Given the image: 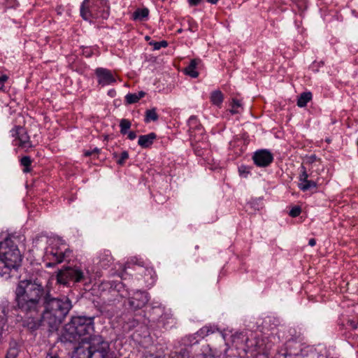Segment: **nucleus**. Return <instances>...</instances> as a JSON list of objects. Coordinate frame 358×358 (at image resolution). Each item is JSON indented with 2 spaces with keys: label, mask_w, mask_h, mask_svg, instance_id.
Returning a JSON list of instances; mask_svg holds the SVG:
<instances>
[{
  "label": "nucleus",
  "mask_w": 358,
  "mask_h": 358,
  "mask_svg": "<svg viewBox=\"0 0 358 358\" xmlns=\"http://www.w3.org/2000/svg\"><path fill=\"white\" fill-rule=\"evenodd\" d=\"M148 300L147 292L138 290L129 299V305L134 310L140 309L145 306Z\"/></svg>",
  "instance_id": "4468645a"
},
{
  "label": "nucleus",
  "mask_w": 358,
  "mask_h": 358,
  "mask_svg": "<svg viewBox=\"0 0 358 358\" xmlns=\"http://www.w3.org/2000/svg\"><path fill=\"white\" fill-rule=\"evenodd\" d=\"M8 78L6 75L0 76V90H3L5 83L7 81Z\"/></svg>",
  "instance_id": "72a5a7b5"
},
{
  "label": "nucleus",
  "mask_w": 358,
  "mask_h": 358,
  "mask_svg": "<svg viewBox=\"0 0 358 358\" xmlns=\"http://www.w3.org/2000/svg\"><path fill=\"white\" fill-rule=\"evenodd\" d=\"M145 94V93L143 91L134 94H128L125 96V100L129 104L135 103L144 97Z\"/></svg>",
  "instance_id": "412c9836"
},
{
  "label": "nucleus",
  "mask_w": 358,
  "mask_h": 358,
  "mask_svg": "<svg viewBox=\"0 0 358 358\" xmlns=\"http://www.w3.org/2000/svg\"><path fill=\"white\" fill-rule=\"evenodd\" d=\"M301 212V209L299 206L293 207L289 211V215L292 217H298Z\"/></svg>",
  "instance_id": "473e14b6"
},
{
  "label": "nucleus",
  "mask_w": 358,
  "mask_h": 358,
  "mask_svg": "<svg viewBox=\"0 0 358 358\" xmlns=\"http://www.w3.org/2000/svg\"><path fill=\"white\" fill-rule=\"evenodd\" d=\"M110 6L107 0H85L80 8V15L85 20L107 19Z\"/></svg>",
  "instance_id": "0eeeda50"
},
{
  "label": "nucleus",
  "mask_w": 358,
  "mask_h": 358,
  "mask_svg": "<svg viewBox=\"0 0 358 358\" xmlns=\"http://www.w3.org/2000/svg\"><path fill=\"white\" fill-rule=\"evenodd\" d=\"M252 159L257 166L266 167L272 163L273 156L266 150H260L255 152Z\"/></svg>",
  "instance_id": "ddd939ff"
},
{
  "label": "nucleus",
  "mask_w": 358,
  "mask_h": 358,
  "mask_svg": "<svg viewBox=\"0 0 358 358\" xmlns=\"http://www.w3.org/2000/svg\"><path fill=\"white\" fill-rule=\"evenodd\" d=\"M19 352L16 343L10 344V347L7 351L6 358H16Z\"/></svg>",
  "instance_id": "bb28decb"
},
{
  "label": "nucleus",
  "mask_w": 358,
  "mask_h": 358,
  "mask_svg": "<svg viewBox=\"0 0 358 358\" xmlns=\"http://www.w3.org/2000/svg\"><path fill=\"white\" fill-rule=\"evenodd\" d=\"M133 264L138 266V273L143 276L147 287L152 286L156 282L157 275L152 267L148 266L146 264L138 259H131L129 264Z\"/></svg>",
  "instance_id": "1a4fd4ad"
},
{
  "label": "nucleus",
  "mask_w": 358,
  "mask_h": 358,
  "mask_svg": "<svg viewBox=\"0 0 358 358\" xmlns=\"http://www.w3.org/2000/svg\"><path fill=\"white\" fill-rule=\"evenodd\" d=\"M248 341V337L243 333H236L231 336L232 345L237 350H243L245 352L248 351V345L247 342Z\"/></svg>",
  "instance_id": "2eb2a0df"
},
{
  "label": "nucleus",
  "mask_w": 358,
  "mask_h": 358,
  "mask_svg": "<svg viewBox=\"0 0 358 358\" xmlns=\"http://www.w3.org/2000/svg\"><path fill=\"white\" fill-rule=\"evenodd\" d=\"M190 342L193 343H197V341L191 340Z\"/></svg>",
  "instance_id": "37998d69"
},
{
  "label": "nucleus",
  "mask_w": 358,
  "mask_h": 358,
  "mask_svg": "<svg viewBox=\"0 0 358 358\" xmlns=\"http://www.w3.org/2000/svg\"><path fill=\"white\" fill-rule=\"evenodd\" d=\"M22 259L18 247L11 238L0 243V276L10 277L12 270H17L20 266Z\"/></svg>",
  "instance_id": "20e7f679"
},
{
  "label": "nucleus",
  "mask_w": 358,
  "mask_h": 358,
  "mask_svg": "<svg viewBox=\"0 0 358 358\" xmlns=\"http://www.w3.org/2000/svg\"><path fill=\"white\" fill-rule=\"evenodd\" d=\"M131 122L127 119H122L120 122V132L122 134H126L128 133V129L131 127Z\"/></svg>",
  "instance_id": "c85d7f7f"
},
{
  "label": "nucleus",
  "mask_w": 358,
  "mask_h": 358,
  "mask_svg": "<svg viewBox=\"0 0 358 358\" xmlns=\"http://www.w3.org/2000/svg\"><path fill=\"white\" fill-rule=\"evenodd\" d=\"M145 358H157L156 357H155L153 355H146Z\"/></svg>",
  "instance_id": "79ce46f5"
},
{
  "label": "nucleus",
  "mask_w": 358,
  "mask_h": 358,
  "mask_svg": "<svg viewBox=\"0 0 358 358\" xmlns=\"http://www.w3.org/2000/svg\"><path fill=\"white\" fill-rule=\"evenodd\" d=\"M188 125L189 129H201V125L199 123L198 119L195 116H192L188 120Z\"/></svg>",
  "instance_id": "c756f323"
},
{
  "label": "nucleus",
  "mask_w": 358,
  "mask_h": 358,
  "mask_svg": "<svg viewBox=\"0 0 358 358\" xmlns=\"http://www.w3.org/2000/svg\"><path fill=\"white\" fill-rule=\"evenodd\" d=\"M201 62V61L199 59H192L189 65L184 69L185 73L191 78H197L199 76V72L196 69Z\"/></svg>",
  "instance_id": "dca6fc26"
},
{
  "label": "nucleus",
  "mask_w": 358,
  "mask_h": 358,
  "mask_svg": "<svg viewBox=\"0 0 358 358\" xmlns=\"http://www.w3.org/2000/svg\"><path fill=\"white\" fill-rule=\"evenodd\" d=\"M71 307V301L66 296L62 298L47 296L45 310L42 314H40L41 326H47L51 331L57 330Z\"/></svg>",
  "instance_id": "f03ea898"
},
{
  "label": "nucleus",
  "mask_w": 358,
  "mask_h": 358,
  "mask_svg": "<svg viewBox=\"0 0 358 358\" xmlns=\"http://www.w3.org/2000/svg\"><path fill=\"white\" fill-rule=\"evenodd\" d=\"M219 0H206L207 2L211 4H216Z\"/></svg>",
  "instance_id": "ea45409f"
},
{
  "label": "nucleus",
  "mask_w": 358,
  "mask_h": 358,
  "mask_svg": "<svg viewBox=\"0 0 358 358\" xmlns=\"http://www.w3.org/2000/svg\"><path fill=\"white\" fill-rule=\"evenodd\" d=\"M348 325L352 329H358V321L353 320H348Z\"/></svg>",
  "instance_id": "f704fd0d"
},
{
  "label": "nucleus",
  "mask_w": 358,
  "mask_h": 358,
  "mask_svg": "<svg viewBox=\"0 0 358 358\" xmlns=\"http://www.w3.org/2000/svg\"><path fill=\"white\" fill-rule=\"evenodd\" d=\"M312 99V94L310 92H303L300 94L297 100L299 107H304Z\"/></svg>",
  "instance_id": "4be33fe9"
},
{
  "label": "nucleus",
  "mask_w": 358,
  "mask_h": 358,
  "mask_svg": "<svg viewBox=\"0 0 358 358\" xmlns=\"http://www.w3.org/2000/svg\"><path fill=\"white\" fill-rule=\"evenodd\" d=\"M98 152V150L97 149H95L93 152ZM92 154V152H90V151H87L85 153V156H90Z\"/></svg>",
  "instance_id": "58836bf2"
},
{
  "label": "nucleus",
  "mask_w": 358,
  "mask_h": 358,
  "mask_svg": "<svg viewBox=\"0 0 358 358\" xmlns=\"http://www.w3.org/2000/svg\"><path fill=\"white\" fill-rule=\"evenodd\" d=\"M149 14V10L146 8L137 9L134 13V18L135 20H144L146 19Z\"/></svg>",
  "instance_id": "393cba45"
},
{
  "label": "nucleus",
  "mask_w": 358,
  "mask_h": 358,
  "mask_svg": "<svg viewBox=\"0 0 358 358\" xmlns=\"http://www.w3.org/2000/svg\"><path fill=\"white\" fill-rule=\"evenodd\" d=\"M152 45L155 50H159L162 48H166L168 45V43L166 41H162L159 42L150 43Z\"/></svg>",
  "instance_id": "7c9ffc66"
},
{
  "label": "nucleus",
  "mask_w": 358,
  "mask_h": 358,
  "mask_svg": "<svg viewBox=\"0 0 358 358\" xmlns=\"http://www.w3.org/2000/svg\"><path fill=\"white\" fill-rule=\"evenodd\" d=\"M309 245L310 246H315L316 244V241L314 238H310L308 242Z\"/></svg>",
  "instance_id": "4c0bfd02"
},
{
  "label": "nucleus",
  "mask_w": 358,
  "mask_h": 358,
  "mask_svg": "<svg viewBox=\"0 0 358 358\" xmlns=\"http://www.w3.org/2000/svg\"><path fill=\"white\" fill-rule=\"evenodd\" d=\"M215 332H218L219 335L224 339V335L214 326H204L196 333V335L201 338H204Z\"/></svg>",
  "instance_id": "f3484780"
},
{
  "label": "nucleus",
  "mask_w": 358,
  "mask_h": 358,
  "mask_svg": "<svg viewBox=\"0 0 358 358\" xmlns=\"http://www.w3.org/2000/svg\"><path fill=\"white\" fill-rule=\"evenodd\" d=\"M12 136L15 138L16 145L25 151H28L33 147L30 141V137L27 134L24 128L22 127H16L12 130Z\"/></svg>",
  "instance_id": "9b49d317"
},
{
  "label": "nucleus",
  "mask_w": 358,
  "mask_h": 358,
  "mask_svg": "<svg viewBox=\"0 0 358 358\" xmlns=\"http://www.w3.org/2000/svg\"><path fill=\"white\" fill-rule=\"evenodd\" d=\"M94 331V317L76 316L73 317L71 320L66 324L61 334V340L64 342H77L86 338L90 340Z\"/></svg>",
  "instance_id": "7ed1b4c3"
},
{
  "label": "nucleus",
  "mask_w": 358,
  "mask_h": 358,
  "mask_svg": "<svg viewBox=\"0 0 358 358\" xmlns=\"http://www.w3.org/2000/svg\"><path fill=\"white\" fill-rule=\"evenodd\" d=\"M224 100V96L221 91L215 90L210 94V101L213 104L220 107Z\"/></svg>",
  "instance_id": "aec40b11"
},
{
  "label": "nucleus",
  "mask_w": 358,
  "mask_h": 358,
  "mask_svg": "<svg viewBox=\"0 0 358 358\" xmlns=\"http://www.w3.org/2000/svg\"><path fill=\"white\" fill-rule=\"evenodd\" d=\"M83 340L76 348L72 358H110V344L101 336H93L88 341Z\"/></svg>",
  "instance_id": "39448f33"
},
{
  "label": "nucleus",
  "mask_w": 358,
  "mask_h": 358,
  "mask_svg": "<svg viewBox=\"0 0 358 358\" xmlns=\"http://www.w3.org/2000/svg\"><path fill=\"white\" fill-rule=\"evenodd\" d=\"M201 1V0H188L189 4L192 6H197Z\"/></svg>",
  "instance_id": "e433bc0d"
},
{
  "label": "nucleus",
  "mask_w": 358,
  "mask_h": 358,
  "mask_svg": "<svg viewBox=\"0 0 358 358\" xmlns=\"http://www.w3.org/2000/svg\"><path fill=\"white\" fill-rule=\"evenodd\" d=\"M159 118V116L157 113V110L155 108H153L150 110H147L145 111V122L148 123L151 121H157Z\"/></svg>",
  "instance_id": "b1692460"
},
{
  "label": "nucleus",
  "mask_w": 358,
  "mask_h": 358,
  "mask_svg": "<svg viewBox=\"0 0 358 358\" xmlns=\"http://www.w3.org/2000/svg\"><path fill=\"white\" fill-rule=\"evenodd\" d=\"M313 173H308L306 167L304 166H301L298 177V187L303 192H306L310 189L316 188L318 181L317 180H313Z\"/></svg>",
  "instance_id": "9d476101"
},
{
  "label": "nucleus",
  "mask_w": 358,
  "mask_h": 358,
  "mask_svg": "<svg viewBox=\"0 0 358 358\" xmlns=\"http://www.w3.org/2000/svg\"><path fill=\"white\" fill-rule=\"evenodd\" d=\"M129 158V153L127 151H123L120 156L119 159L117 160V164L120 165H123L126 160Z\"/></svg>",
  "instance_id": "2f4dec72"
},
{
  "label": "nucleus",
  "mask_w": 358,
  "mask_h": 358,
  "mask_svg": "<svg viewBox=\"0 0 358 358\" xmlns=\"http://www.w3.org/2000/svg\"><path fill=\"white\" fill-rule=\"evenodd\" d=\"M156 137L157 136L155 133L141 135L138 138V144L143 148H148L153 143Z\"/></svg>",
  "instance_id": "a211bd4d"
},
{
  "label": "nucleus",
  "mask_w": 358,
  "mask_h": 358,
  "mask_svg": "<svg viewBox=\"0 0 358 358\" xmlns=\"http://www.w3.org/2000/svg\"><path fill=\"white\" fill-rule=\"evenodd\" d=\"M136 138V134L135 131H129L128 133V138L130 140H134Z\"/></svg>",
  "instance_id": "c9c22d12"
},
{
  "label": "nucleus",
  "mask_w": 358,
  "mask_h": 358,
  "mask_svg": "<svg viewBox=\"0 0 358 358\" xmlns=\"http://www.w3.org/2000/svg\"><path fill=\"white\" fill-rule=\"evenodd\" d=\"M43 293V287L38 280H21L16 288L15 299L17 307L24 313L22 325L31 331H35L41 327L38 308Z\"/></svg>",
  "instance_id": "f257e3e1"
},
{
  "label": "nucleus",
  "mask_w": 358,
  "mask_h": 358,
  "mask_svg": "<svg viewBox=\"0 0 358 358\" xmlns=\"http://www.w3.org/2000/svg\"><path fill=\"white\" fill-rule=\"evenodd\" d=\"M231 107V108L229 110V111L233 115L240 113L243 110L241 101L234 98L232 99Z\"/></svg>",
  "instance_id": "5701e85b"
},
{
  "label": "nucleus",
  "mask_w": 358,
  "mask_h": 358,
  "mask_svg": "<svg viewBox=\"0 0 358 358\" xmlns=\"http://www.w3.org/2000/svg\"><path fill=\"white\" fill-rule=\"evenodd\" d=\"M189 351L187 348H182L179 352H174L171 355V358H189ZM205 358H211L210 357H205Z\"/></svg>",
  "instance_id": "cd10ccee"
},
{
  "label": "nucleus",
  "mask_w": 358,
  "mask_h": 358,
  "mask_svg": "<svg viewBox=\"0 0 358 358\" xmlns=\"http://www.w3.org/2000/svg\"><path fill=\"white\" fill-rule=\"evenodd\" d=\"M89 271L85 272L79 266L66 267L61 270L57 276L59 284L67 285L69 282H81L89 278Z\"/></svg>",
  "instance_id": "6e6552de"
},
{
  "label": "nucleus",
  "mask_w": 358,
  "mask_h": 358,
  "mask_svg": "<svg viewBox=\"0 0 358 358\" xmlns=\"http://www.w3.org/2000/svg\"><path fill=\"white\" fill-rule=\"evenodd\" d=\"M97 83L101 87L110 85L116 83V79L112 71L105 68H97L95 70Z\"/></svg>",
  "instance_id": "f8f14e48"
},
{
  "label": "nucleus",
  "mask_w": 358,
  "mask_h": 358,
  "mask_svg": "<svg viewBox=\"0 0 358 358\" xmlns=\"http://www.w3.org/2000/svg\"><path fill=\"white\" fill-rule=\"evenodd\" d=\"M99 264L102 268H107L112 264L113 258L111 255V252L109 250H104L99 255Z\"/></svg>",
  "instance_id": "6ab92c4d"
},
{
  "label": "nucleus",
  "mask_w": 358,
  "mask_h": 358,
  "mask_svg": "<svg viewBox=\"0 0 358 358\" xmlns=\"http://www.w3.org/2000/svg\"><path fill=\"white\" fill-rule=\"evenodd\" d=\"M71 252L69 246L61 239L50 240L43 255L45 267L50 268L67 260Z\"/></svg>",
  "instance_id": "423d86ee"
},
{
  "label": "nucleus",
  "mask_w": 358,
  "mask_h": 358,
  "mask_svg": "<svg viewBox=\"0 0 358 358\" xmlns=\"http://www.w3.org/2000/svg\"><path fill=\"white\" fill-rule=\"evenodd\" d=\"M115 93V90H110L108 92V94L111 96H113L114 94Z\"/></svg>",
  "instance_id": "a19ab883"
},
{
  "label": "nucleus",
  "mask_w": 358,
  "mask_h": 358,
  "mask_svg": "<svg viewBox=\"0 0 358 358\" xmlns=\"http://www.w3.org/2000/svg\"><path fill=\"white\" fill-rule=\"evenodd\" d=\"M32 163V160L29 156H24L20 159V165L24 167L23 172L29 173L31 171V165Z\"/></svg>",
  "instance_id": "a878e982"
}]
</instances>
